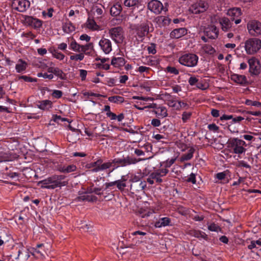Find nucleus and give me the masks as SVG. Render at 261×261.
Instances as JSON below:
<instances>
[{
	"label": "nucleus",
	"mask_w": 261,
	"mask_h": 261,
	"mask_svg": "<svg viewBox=\"0 0 261 261\" xmlns=\"http://www.w3.org/2000/svg\"><path fill=\"white\" fill-rule=\"evenodd\" d=\"M108 100L113 103H121L124 102V99L120 96H112L108 98Z\"/></svg>",
	"instance_id": "nucleus-41"
},
{
	"label": "nucleus",
	"mask_w": 261,
	"mask_h": 261,
	"mask_svg": "<svg viewBox=\"0 0 261 261\" xmlns=\"http://www.w3.org/2000/svg\"><path fill=\"white\" fill-rule=\"evenodd\" d=\"M98 44L101 49L106 54H109L112 50V42L109 39L102 37Z\"/></svg>",
	"instance_id": "nucleus-15"
},
{
	"label": "nucleus",
	"mask_w": 261,
	"mask_h": 261,
	"mask_svg": "<svg viewBox=\"0 0 261 261\" xmlns=\"http://www.w3.org/2000/svg\"><path fill=\"white\" fill-rule=\"evenodd\" d=\"M18 78L19 80H23L24 82L28 83L36 82L37 81V79L36 78H32L27 75H19Z\"/></svg>",
	"instance_id": "nucleus-46"
},
{
	"label": "nucleus",
	"mask_w": 261,
	"mask_h": 261,
	"mask_svg": "<svg viewBox=\"0 0 261 261\" xmlns=\"http://www.w3.org/2000/svg\"><path fill=\"white\" fill-rule=\"evenodd\" d=\"M151 124L154 127L159 126L161 125V121L158 119L154 118L151 120Z\"/></svg>",
	"instance_id": "nucleus-61"
},
{
	"label": "nucleus",
	"mask_w": 261,
	"mask_h": 261,
	"mask_svg": "<svg viewBox=\"0 0 261 261\" xmlns=\"http://www.w3.org/2000/svg\"><path fill=\"white\" fill-rule=\"evenodd\" d=\"M195 150L193 147H191L187 153L182 155L180 158V161L183 162L191 159L193 156V153L195 152Z\"/></svg>",
	"instance_id": "nucleus-36"
},
{
	"label": "nucleus",
	"mask_w": 261,
	"mask_h": 261,
	"mask_svg": "<svg viewBox=\"0 0 261 261\" xmlns=\"http://www.w3.org/2000/svg\"><path fill=\"white\" fill-rule=\"evenodd\" d=\"M177 159L176 156L172 157L170 159L167 160L165 162L163 163V164L164 165L165 168L167 169V168L170 167L172 165H173L175 161H176Z\"/></svg>",
	"instance_id": "nucleus-47"
},
{
	"label": "nucleus",
	"mask_w": 261,
	"mask_h": 261,
	"mask_svg": "<svg viewBox=\"0 0 261 261\" xmlns=\"http://www.w3.org/2000/svg\"><path fill=\"white\" fill-rule=\"evenodd\" d=\"M198 80L196 77L191 76L189 78L188 82L190 85L194 86L198 82Z\"/></svg>",
	"instance_id": "nucleus-59"
},
{
	"label": "nucleus",
	"mask_w": 261,
	"mask_h": 261,
	"mask_svg": "<svg viewBox=\"0 0 261 261\" xmlns=\"http://www.w3.org/2000/svg\"><path fill=\"white\" fill-rule=\"evenodd\" d=\"M203 51L205 53L213 55L215 53V49L210 45L204 44L202 47Z\"/></svg>",
	"instance_id": "nucleus-43"
},
{
	"label": "nucleus",
	"mask_w": 261,
	"mask_h": 261,
	"mask_svg": "<svg viewBox=\"0 0 261 261\" xmlns=\"http://www.w3.org/2000/svg\"><path fill=\"white\" fill-rule=\"evenodd\" d=\"M153 213V211L146 210V209L143 208L142 207L139 208V210H138L139 214L142 218H145L146 217H149Z\"/></svg>",
	"instance_id": "nucleus-42"
},
{
	"label": "nucleus",
	"mask_w": 261,
	"mask_h": 261,
	"mask_svg": "<svg viewBox=\"0 0 261 261\" xmlns=\"http://www.w3.org/2000/svg\"><path fill=\"white\" fill-rule=\"evenodd\" d=\"M171 219L168 217H164L161 218L158 221L156 222L154 224V226L156 228H160L162 227H165L170 224Z\"/></svg>",
	"instance_id": "nucleus-27"
},
{
	"label": "nucleus",
	"mask_w": 261,
	"mask_h": 261,
	"mask_svg": "<svg viewBox=\"0 0 261 261\" xmlns=\"http://www.w3.org/2000/svg\"><path fill=\"white\" fill-rule=\"evenodd\" d=\"M51 95L53 97L59 99L62 96L63 92L60 90H54L53 91Z\"/></svg>",
	"instance_id": "nucleus-51"
},
{
	"label": "nucleus",
	"mask_w": 261,
	"mask_h": 261,
	"mask_svg": "<svg viewBox=\"0 0 261 261\" xmlns=\"http://www.w3.org/2000/svg\"><path fill=\"white\" fill-rule=\"evenodd\" d=\"M149 70H150L149 67L141 66L138 68L137 71H139L140 73H142L144 72H148Z\"/></svg>",
	"instance_id": "nucleus-58"
},
{
	"label": "nucleus",
	"mask_w": 261,
	"mask_h": 261,
	"mask_svg": "<svg viewBox=\"0 0 261 261\" xmlns=\"http://www.w3.org/2000/svg\"><path fill=\"white\" fill-rule=\"evenodd\" d=\"M231 21L229 19L225 17L220 19L219 22L223 31L227 32L230 30L233 24Z\"/></svg>",
	"instance_id": "nucleus-24"
},
{
	"label": "nucleus",
	"mask_w": 261,
	"mask_h": 261,
	"mask_svg": "<svg viewBox=\"0 0 261 261\" xmlns=\"http://www.w3.org/2000/svg\"><path fill=\"white\" fill-rule=\"evenodd\" d=\"M31 250L29 249L21 247L17 252V256L15 258L16 260L27 261L30 256Z\"/></svg>",
	"instance_id": "nucleus-18"
},
{
	"label": "nucleus",
	"mask_w": 261,
	"mask_h": 261,
	"mask_svg": "<svg viewBox=\"0 0 261 261\" xmlns=\"http://www.w3.org/2000/svg\"><path fill=\"white\" fill-rule=\"evenodd\" d=\"M111 164L108 162L103 163V161L101 159H99L94 162H92L86 165L87 168L91 169L92 172H98L101 171L110 169V166Z\"/></svg>",
	"instance_id": "nucleus-6"
},
{
	"label": "nucleus",
	"mask_w": 261,
	"mask_h": 261,
	"mask_svg": "<svg viewBox=\"0 0 261 261\" xmlns=\"http://www.w3.org/2000/svg\"><path fill=\"white\" fill-rule=\"evenodd\" d=\"M47 71L51 74L53 73L61 80H65L66 78L65 73L58 67H50L47 69Z\"/></svg>",
	"instance_id": "nucleus-25"
},
{
	"label": "nucleus",
	"mask_w": 261,
	"mask_h": 261,
	"mask_svg": "<svg viewBox=\"0 0 261 261\" xmlns=\"http://www.w3.org/2000/svg\"><path fill=\"white\" fill-rule=\"evenodd\" d=\"M244 47L248 55H253L261 48V40L255 38L249 39L245 41Z\"/></svg>",
	"instance_id": "nucleus-4"
},
{
	"label": "nucleus",
	"mask_w": 261,
	"mask_h": 261,
	"mask_svg": "<svg viewBox=\"0 0 261 261\" xmlns=\"http://www.w3.org/2000/svg\"><path fill=\"white\" fill-rule=\"evenodd\" d=\"M187 181L189 182H192L193 184H196V177H195V174L192 173L190 175V176L187 178Z\"/></svg>",
	"instance_id": "nucleus-57"
},
{
	"label": "nucleus",
	"mask_w": 261,
	"mask_h": 261,
	"mask_svg": "<svg viewBox=\"0 0 261 261\" xmlns=\"http://www.w3.org/2000/svg\"><path fill=\"white\" fill-rule=\"evenodd\" d=\"M137 34L140 38L146 36L149 32V27L148 22H143L136 28Z\"/></svg>",
	"instance_id": "nucleus-20"
},
{
	"label": "nucleus",
	"mask_w": 261,
	"mask_h": 261,
	"mask_svg": "<svg viewBox=\"0 0 261 261\" xmlns=\"http://www.w3.org/2000/svg\"><path fill=\"white\" fill-rule=\"evenodd\" d=\"M86 26L87 28L92 31H97L99 29V27L93 19H88L86 22Z\"/></svg>",
	"instance_id": "nucleus-38"
},
{
	"label": "nucleus",
	"mask_w": 261,
	"mask_h": 261,
	"mask_svg": "<svg viewBox=\"0 0 261 261\" xmlns=\"http://www.w3.org/2000/svg\"><path fill=\"white\" fill-rule=\"evenodd\" d=\"M187 34V30L185 28H180L174 29L170 33V37L171 38L178 39L186 35Z\"/></svg>",
	"instance_id": "nucleus-22"
},
{
	"label": "nucleus",
	"mask_w": 261,
	"mask_h": 261,
	"mask_svg": "<svg viewBox=\"0 0 261 261\" xmlns=\"http://www.w3.org/2000/svg\"><path fill=\"white\" fill-rule=\"evenodd\" d=\"M24 23L26 25L31 26L35 29L39 28L42 25V22L41 20L30 16H25L24 19Z\"/></svg>",
	"instance_id": "nucleus-17"
},
{
	"label": "nucleus",
	"mask_w": 261,
	"mask_h": 261,
	"mask_svg": "<svg viewBox=\"0 0 261 261\" xmlns=\"http://www.w3.org/2000/svg\"><path fill=\"white\" fill-rule=\"evenodd\" d=\"M84 55L81 53H79L78 54H73L70 57V59L75 61H82L84 58Z\"/></svg>",
	"instance_id": "nucleus-44"
},
{
	"label": "nucleus",
	"mask_w": 261,
	"mask_h": 261,
	"mask_svg": "<svg viewBox=\"0 0 261 261\" xmlns=\"http://www.w3.org/2000/svg\"><path fill=\"white\" fill-rule=\"evenodd\" d=\"M229 145L232 149V152L236 154H242L246 151V149L244 147L246 143L241 139L234 138L230 141Z\"/></svg>",
	"instance_id": "nucleus-7"
},
{
	"label": "nucleus",
	"mask_w": 261,
	"mask_h": 261,
	"mask_svg": "<svg viewBox=\"0 0 261 261\" xmlns=\"http://www.w3.org/2000/svg\"><path fill=\"white\" fill-rule=\"evenodd\" d=\"M147 50L149 54H155L156 52L155 49V45L154 43H151L147 47Z\"/></svg>",
	"instance_id": "nucleus-56"
},
{
	"label": "nucleus",
	"mask_w": 261,
	"mask_h": 261,
	"mask_svg": "<svg viewBox=\"0 0 261 261\" xmlns=\"http://www.w3.org/2000/svg\"><path fill=\"white\" fill-rule=\"evenodd\" d=\"M122 11V7L119 3L114 4L110 9V13L113 16H118Z\"/></svg>",
	"instance_id": "nucleus-34"
},
{
	"label": "nucleus",
	"mask_w": 261,
	"mask_h": 261,
	"mask_svg": "<svg viewBox=\"0 0 261 261\" xmlns=\"http://www.w3.org/2000/svg\"><path fill=\"white\" fill-rule=\"evenodd\" d=\"M208 128L210 130H213L215 132H217L219 127L215 124H210L208 125Z\"/></svg>",
	"instance_id": "nucleus-62"
},
{
	"label": "nucleus",
	"mask_w": 261,
	"mask_h": 261,
	"mask_svg": "<svg viewBox=\"0 0 261 261\" xmlns=\"http://www.w3.org/2000/svg\"><path fill=\"white\" fill-rule=\"evenodd\" d=\"M226 176V172H220L216 174L217 178L219 180H222Z\"/></svg>",
	"instance_id": "nucleus-63"
},
{
	"label": "nucleus",
	"mask_w": 261,
	"mask_h": 261,
	"mask_svg": "<svg viewBox=\"0 0 261 261\" xmlns=\"http://www.w3.org/2000/svg\"><path fill=\"white\" fill-rule=\"evenodd\" d=\"M38 77H43L44 79H53L54 78V74H47V73H38L37 74Z\"/></svg>",
	"instance_id": "nucleus-53"
},
{
	"label": "nucleus",
	"mask_w": 261,
	"mask_h": 261,
	"mask_svg": "<svg viewBox=\"0 0 261 261\" xmlns=\"http://www.w3.org/2000/svg\"><path fill=\"white\" fill-rule=\"evenodd\" d=\"M208 8V5L205 1L199 0L190 6L189 11L193 14H198L204 12Z\"/></svg>",
	"instance_id": "nucleus-8"
},
{
	"label": "nucleus",
	"mask_w": 261,
	"mask_h": 261,
	"mask_svg": "<svg viewBox=\"0 0 261 261\" xmlns=\"http://www.w3.org/2000/svg\"><path fill=\"white\" fill-rule=\"evenodd\" d=\"M198 59L199 58L196 55L192 53H186L180 56L178 62L185 66L194 67L197 65Z\"/></svg>",
	"instance_id": "nucleus-3"
},
{
	"label": "nucleus",
	"mask_w": 261,
	"mask_h": 261,
	"mask_svg": "<svg viewBox=\"0 0 261 261\" xmlns=\"http://www.w3.org/2000/svg\"><path fill=\"white\" fill-rule=\"evenodd\" d=\"M208 229L212 231H218L220 230V227L215 223H212L208 226Z\"/></svg>",
	"instance_id": "nucleus-52"
},
{
	"label": "nucleus",
	"mask_w": 261,
	"mask_h": 261,
	"mask_svg": "<svg viewBox=\"0 0 261 261\" xmlns=\"http://www.w3.org/2000/svg\"><path fill=\"white\" fill-rule=\"evenodd\" d=\"M87 74V71L84 69H81L80 70V75L82 81H84L86 79Z\"/></svg>",
	"instance_id": "nucleus-60"
},
{
	"label": "nucleus",
	"mask_w": 261,
	"mask_h": 261,
	"mask_svg": "<svg viewBox=\"0 0 261 261\" xmlns=\"http://www.w3.org/2000/svg\"><path fill=\"white\" fill-rule=\"evenodd\" d=\"M146 186V181H141L140 182H137V181H133L132 184L130 185V190L133 193L139 192L143 191Z\"/></svg>",
	"instance_id": "nucleus-21"
},
{
	"label": "nucleus",
	"mask_w": 261,
	"mask_h": 261,
	"mask_svg": "<svg viewBox=\"0 0 261 261\" xmlns=\"http://www.w3.org/2000/svg\"><path fill=\"white\" fill-rule=\"evenodd\" d=\"M169 172L167 169H160L155 170L150 175L156 182L160 184L163 181L162 177L165 176Z\"/></svg>",
	"instance_id": "nucleus-14"
},
{
	"label": "nucleus",
	"mask_w": 261,
	"mask_h": 261,
	"mask_svg": "<svg viewBox=\"0 0 261 261\" xmlns=\"http://www.w3.org/2000/svg\"><path fill=\"white\" fill-rule=\"evenodd\" d=\"M53 102L49 100H43L39 101L37 103V107L41 110H46L51 108Z\"/></svg>",
	"instance_id": "nucleus-28"
},
{
	"label": "nucleus",
	"mask_w": 261,
	"mask_h": 261,
	"mask_svg": "<svg viewBox=\"0 0 261 261\" xmlns=\"http://www.w3.org/2000/svg\"><path fill=\"white\" fill-rule=\"evenodd\" d=\"M155 20L160 27L165 26L170 22V19L165 16H159L155 18Z\"/></svg>",
	"instance_id": "nucleus-33"
},
{
	"label": "nucleus",
	"mask_w": 261,
	"mask_h": 261,
	"mask_svg": "<svg viewBox=\"0 0 261 261\" xmlns=\"http://www.w3.org/2000/svg\"><path fill=\"white\" fill-rule=\"evenodd\" d=\"M49 51L54 58L58 60H63L65 57V56L61 52H59L57 49H50Z\"/></svg>",
	"instance_id": "nucleus-40"
},
{
	"label": "nucleus",
	"mask_w": 261,
	"mask_h": 261,
	"mask_svg": "<svg viewBox=\"0 0 261 261\" xmlns=\"http://www.w3.org/2000/svg\"><path fill=\"white\" fill-rule=\"evenodd\" d=\"M147 8L151 12L155 14H159L162 10L167 11V9L164 8L162 3L158 0H151L148 2Z\"/></svg>",
	"instance_id": "nucleus-9"
},
{
	"label": "nucleus",
	"mask_w": 261,
	"mask_h": 261,
	"mask_svg": "<svg viewBox=\"0 0 261 261\" xmlns=\"http://www.w3.org/2000/svg\"><path fill=\"white\" fill-rule=\"evenodd\" d=\"M247 29L251 35H261V23L259 21L253 20L249 22L247 24Z\"/></svg>",
	"instance_id": "nucleus-12"
},
{
	"label": "nucleus",
	"mask_w": 261,
	"mask_h": 261,
	"mask_svg": "<svg viewBox=\"0 0 261 261\" xmlns=\"http://www.w3.org/2000/svg\"><path fill=\"white\" fill-rule=\"evenodd\" d=\"M125 64V60L123 58H113L111 61V64L115 67H123Z\"/></svg>",
	"instance_id": "nucleus-32"
},
{
	"label": "nucleus",
	"mask_w": 261,
	"mask_h": 261,
	"mask_svg": "<svg viewBox=\"0 0 261 261\" xmlns=\"http://www.w3.org/2000/svg\"><path fill=\"white\" fill-rule=\"evenodd\" d=\"M140 2V0H125L124 5L127 7H133L137 5Z\"/></svg>",
	"instance_id": "nucleus-45"
},
{
	"label": "nucleus",
	"mask_w": 261,
	"mask_h": 261,
	"mask_svg": "<svg viewBox=\"0 0 261 261\" xmlns=\"http://www.w3.org/2000/svg\"><path fill=\"white\" fill-rule=\"evenodd\" d=\"M76 167L75 165H60L58 166V170L61 173H69L73 172L76 170Z\"/></svg>",
	"instance_id": "nucleus-23"
},
{
	"label": "nucleus",
	"mask_w": 261,
	"mask_h": 261,
	"mask_svg": "<svg viewBox=\"0 0 261 261\" xmlns=\"http://www.w3.org/2000/svg\"><path fill=\"white\" fill-rule=\"evenodd\" d=\"M249 66V72L252 75H257L260 72L261 66L259 62L254 57H252L248 60Z\"/></svg>",
	"instance_id": "nucleus-10"
},
{
	"label": "nucleus",
	"mask_w": 261,
	"mask_h": 261,
	"mask_svg": "<svg viewBox=\"0 0 261 261\" xmlns=\"http://www.w3.org/2000/svg\"><path fill=\"white\" fill-rule=\"evenodd\" d=\"M45 253L43 244H38L35 248H33L31 250V254L38 258H44Z\"/></svg>",
	"instance_id": "nucleus-16"
},
{
	"label": "nucleus",
	"mask_w": 261,
	"mask_h": 261,
	"mask_svg": "<svg viewBox=\"0 0 261 261\" xmlns=\"http://www.w3.org/2000/svg\"><path fill=\"white\" fill-rule=\"evenodd\" d=\"M63 30L66 33H70L74 31L75 27L71 22L67 21L63 23Z\"/></svg>",
	"instance_id": "nucleus-35"
},
{
	"label": "nucleus",
	"mask_w": 261,
	"mask_h": 261,
	"mask_svg": "<svg viewBox=\"0 0 261 261\" xmlns=\"http://www.w3.org/2000/svg\"><path fill=\"white\" fill-rule=\"evenodd\" d=\"M192 115L191 112H185L182 114V120L184 122H187L189 119Z\"/></svg>",
	"instance_id": "nucleus-55"
},
{
	"label": "nucleus",
	"mask_w": 261,
	"mask_h": 261,
	"mask_svg": "<svg viewBox=\"0 0 261 261\" xmlns=\"http://www.w3.org/2000/svg\"><path fill=\"white\" fill-rule=\"evenodd\" d=\"M92 47V43H89L86 45H81V53L84 55L87 54V51L89 49L90 47Z\"/></svg>",
	"instance_id": "nucleus-50"
},
{
	"label": "nucleus",
	"mask_w": 261,
	"mask_h": 261,
	"mask_svg": "<svg viewBox=\"0 0 261 261\" xmlns=\"http://www.w3.org/2000/svg\"><path fill=\"white\" fill-rule=\"evenodd\" d=\"M97 199V198L95 196L89 195L86 193L81 195L76 198V199L78 201H87L89 202H94L96 201Z\"/></svg>",
	"instance_id": "nucleus-31"
},
{
	"label": "nucleus",
	"mask_w": 261,
	"mask_h": 261,
	"mask_svg": "<svg viewBox=\"0 0 261 261\" xmlns=\"http://www.w3.org/2000/svg\"><path fill=\"white\" fill-rule=\"evenodd\" d=\"M160 97L162 99L167 102L169 100H171V99L173 98V97L171 94L167 92L163 93L160 94Z\"/></svg>",
	"instance_id": "nucleus-49"
},
{
	"label": "nucleus",
	"mask_w": 261,
	"mask_h": 261,
	"mask_svg": "<svg viewBox=\"0 0 261 261\" xmlns=\"http://www.w3.org/2000/svg\"><path fill=\"white\" fill-rule=\"evenodd\" d=\"M12 6L14 9L23 12L30 7V2L28 0H14Z\"/></svg>",
	"instance_id": "nucleus-11"
},
{
	"label": "nucleus",
	"mask_w": 261,
	"mask_h": 261,
	"mask_svg": "<svg viewBox=\"0 0 261 261\" xmlns=\"http://www.w3.org/2000/svg\"><path fill=\"white\" fill-rule=\"evenodd\" d=\"M108 34L116 44H121L124 40V32L121 27L111 28L108 31Z\"/></svg>",
	"instance_id": "nucleus-5"
},
{
	"label": "nucleus",
	"mask_w": 261,
	"mask_h": 261,
	"mask_svg": "<svg viewBox=\"0 0 261 261\" xmlns=\"http://www.w3.org/2000/svg\"><path fill=\"white\" fill-rule=\"evenodd\" d=\"M28 63L21 59H19L15 65V69L17 73L24 72L28 67Z\"/></svg>",
	"instance_id": "nucleus-26"
},
{
	"label": "nucleus",
	"mask_w": 261,
	"mask_h": 261,
	"mask_svg": "<svg viewBox=\"0 0 261 261\" xmlns=\"http://www.w3.org/2000/svg\"><path fill=\"white\" fill-rule=\"evenodd\" d=\"M166 70L168 72L177 75L179 73V71L174 67L168 66L166 68Z\"/></svg>",
	"instance_id": "nucleus-54"
},
{
	"label": "nucleus",
	"mask_w": 261,
	"mask_h": 261,
	"mask_svg": "<svg viewBox=\"0 0 261 261\" xmlns=\"http://www.w3.org/2000/svg\"><path fill=\"white\" fill-rule=\"evenodd\" d=\"M64 175H54L48 177L38 182V185L41 188L47 189H55L57 188H61L67 185L66 181H63L65 178Z\"/></svg>",
	"instance_id": "nucleus-1"
},
{
	"label": "nucleus",
	"mask_w": 261,
	"mask_h": 261,
	"mask_svg": "<svg viewBox=\"0 0 261 261\" xmlns=\"http://www.w3.org/2000/svg\"><path fill=\"white\" fill-rule=\"evenodd\" d=\"M204 33L210 39H216L219 35V30L214 25H208L205 29Z\"/></svg>",
	"instance_id": "nucleus-19"
},
{
	"label": "nucleus",
	"mask_w": 261,
	"mask_h": 261,
	"mask_svg": "<svg viewBox=\"0 0 261 261\" xmlns=\"http://www.w3.org/2000/svg\"><path fill=\"white\" fill-rule=\"evenodd\" d=\"M153 112L158 117L164 118L168 116L167 109L163 106H159Z\"/></svg>",
	"instance_id": "nucleus-30"
},
{
	"label": "nucleus",
	"mask_w": 261,
	"mask_h": 261,
	"mask_svg": "<svg viewBox=\"0 0 261 261\" xmlns=\"http://www.w3.org/2000/svg\"><path fill=\"white\" fill-rule=\"evenodd\" d=\"M244 103L247 106H251L256 107H259L261 106V102L257 101H253L250 99H246Z\"/></svg>",
	"instance_id": "nucleus-48"
},
{
	"label": "nucleus",
	"mask_w": 261,
	"mask_h": 261,
	"mask_svg": "<svg viewBox=\"0 0 261 261\" xmlns=\"http://www.w3.org/2000/svg\"><path fill=\"white\" fill-rule=\"evenodd\" d=\"M126 179H125L124 176H123L121 177V179H119L115 181V185L117 186V188L121 191L124 190V188L126 187V185L125 183Z\"/></svg>",
	"instance_id": "nucleus-37"
},
{
	"label": "nucleus",
	"mask_w": 261,
	"mask_h": 261,
	"mask_svg": "<svg viewBox=\"0 0 261 261\" xmlns=\"http://www.w3.org/2000/svg\"><path fill=\"white\" fill-rule=\"evenodd\" d=\"M151 158H147L149 159ZM146 160V159L132 158L129 155L126 157L123 156L122 158H115L111 161H109L108 163L111 164L110 169H112L110 171L109 173L113 172L115 169L119 167H125L133 164H135L137 163Z\"/></svg>",
	"instance_id": "nucleus-2"
},
{
	"label": "nucleus",
	"mask_w": 261,
	"mask_h": 261,
	"mask_svg": "<svg viewBox=\"0 0 261 261\" xmlns=\"http://www.w3.org/2000/svg\"><path fill=\"white\" fill-rule=\"evenodd\" d=\"M227 14L230 17L231 21H234L236 24L240 23L241 22L240 17L242 14L241 10L239 8H233L228 10Z\"/></svg>",
	"instance_id": "nucleus-13"
},
{
	"label": "nucleus",
	"mask_w": 261,
	"mask_h": 261,
	"mask_svg": "<svg viewBox=\"0 0 261 261\" xmlns=\"http://www.w3.org/2000/svg\"><path fill=\"white\" fill-rule=\"evenodd\" d=\"M80 38L81 40H85L86 42H89L91 39L90 37L87 34L82 35Z\"/></svg>",
	"instance_id": "nucleus-64"
},
{
	"label": "nucleus",
	"mask_w": 261,
	"mask_h": 261,
	"mask_svg": "<svg viewBox=\"0 0 261 261\" xmlns=\"http://www.w3.org/2000/svg\"><path fill=\"white\" fill-rule=\"evenodd\" d=\"M69 48L75 52L81 53V45L78 44L75 40L72 41L69 45Z\"/></svg>",
	"instance_id": "nucleus-39"
},
{
	"label": "nucleus",
	"mask_w": 261,
	"mask_h": 261,
	"mask_svg": "<svg viewBox=\"0 0 261 261\" xmlns=\"http://www.w3.org/2000/svg\"><path fill=\"white\" fill-rule=\"evenodd\" d=\"M231 79L237 84L240 85L245 84L247 82V79L245 75L233 74L231 76Z\"/></svg>",
	"instance_id": "nucleus-29"
}]
</instances>
